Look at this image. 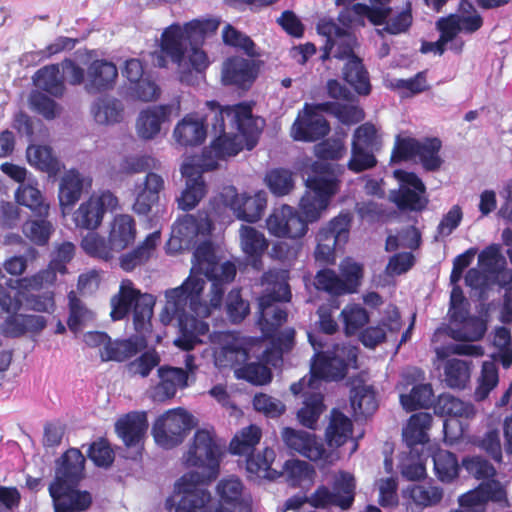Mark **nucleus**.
Instances as JSON below:
<instances>
[{
  "label": "nucleus",
  "instance_id": "4be33fe9",
  "mask_svg": "<svg viewBox=\"0 0 512 512\" xmlns=\"http://www.w3.org/2000/svg\"><path fill=\"white\" fill-rule=\"evenodd\" d=\"M213 230V222L205 210L196 214H185L173 226V234L180 245L196 244L199 237L207 238Z\"/></svg>",
  "mask_w": 512,
  "mask_h": 512
},
{
  "label": "nucleus",
  "instance_id": "338daca9",
  "mask_svg": "<svg viewBox=\"0 0 512 512\" xmlns=\"http://www.w3.org/2000/svg\"><path fill=\"white\" fill-rule=\"evenodd\" d=\"M87 456L95 466L107 469L114 462L115 452L109 441L100 437L89 445Z\"/></svg>",
  "mask_w": 512,
  "mask_h": 512
},
{
  "label": "nucleus",
  "instance_id": "a878e982",
  "mask_svg": "<svg viewBox=\"0 0 512 512\" xmlns=\"http://www.w3.org/2000/svg\"><path fill=\"white\" fill-rule=\"evenodd\" d=\"M186 51L187 47L182 36L181 25L173 23L165 28L161 34L160 53L156 56V65L165 68L167 66L166 58L180 65L184 60Z\"/></svg>",
  "mask_w": 512,
  "mask_h": 512
},
{
  "label": "nucleus",
  "instance_id": "bb28decb",
  "mask_svg": "<svg viewBox=\"0 0 512 512\" xmlns=\"http://www.w3.org/2000/svg\"><path fill=\"white\" fill-rule=\"evenodd\" d=\"M402 327L401 315L396 307L386 312V315L376 326L365 328L360 334L361 343L367 348H375L386 341L387 337H396Z\"/></svg>",
  "mask_w": 512,
  "mask_h": 512
},
{
  "label": "nucleus",
  "instance_id": "8fccbe9b",
  "mask_svg": "<svg viewBox=\"0 0 512 512\" xmlns=\"http://www.w3.org/2000/svg\"><path fill=\"white\" fill-rule=\"evenodd\" d=\"M389 198L402 212H421L428 203L425 192L415 191L404 186L392 190Z\"/></svg>",
  "mask_w": 512,
  "mask_h": 512
},
{
  "label": "nucleus",
  "instance_id": "c9c22d12",
  "mask_svg": "<svg viewBox=\"0 0 512 512\" xmlns=\"http://www.w3.org/2000/svg\"><path fill=\"white\" fill-rule=\"evenodd\" d=\"M86 458L78 448H69L55 460L53 480H83Z\"/></svg>",
  "mask_w": 512,
  "mask_h": 512
},
{
  "label": "nucleus",
  "instance_id": "1a4fd4ad",
  "mask_svg": "<svg viewBox=\"0 0 512 512\" xmlns=\"http://www.w3.org/2000/svg\"><path fill=\"white\" fill-rule=\"evenodd\" d=\"M352 219L350 212H341L318 230L314 250L316 262L335 264L337 248H341L349 239Z\"/></svg>",
  "mask_w": 512,
  "mask_h": 512
},
{
  "label": "nucleus",
  "instance_id": "a211bd4d",
  "mask_svg": "<svg viewBox=\"0 0 512 512\" xmlns=\"http://www.w3.org/2000/svg\"><path fill=\"white\" fill-rule=\"evenodd\" d=\"M224 198L225 204L233 210L237 219L248 223L260 220L267 206L266 193L263 191L254 195L238 194L234 187H229Z\"/></svg>",
  "mask_w": 512,
  "mask_h": 512
},
{
  "label": "nucleus",
  "instance_id": "79ce46f5",
  "mask_svg": "<svg viewBox=\"0 0 512 512\" xmlns=\"http://www.w3.org/2000/svg\"><path fill=\"white\" fill-rule=\"evenodd\" d=\"M461 14L450 13V48L452 47V34L464 32L471 34L479 30L483 24L482 16L471 3L460 4Z\"/></svg>",
  "mask_w": 512,
  "mask_h": 512
},
{
  "label": "nucleus",
  "instance_id": "ddd939ff",
  "mask_svg": "<svg viewBox=\"0 0 512 512\" xmlns=\"http://www.w3.org/2000/svg\"><path fill=\"white\" fill-rule=\"evenodd\" d=\"M192 428V417L182 408L169 410L153 425L155 442L164 449H172L184 441Z\"/></svg>",
  "mask_w": 512,
  "mask_h": 512
},
{
  "label": "nucleus",
  "instance_id": "09e8293b",
  "mask_svg": "<svg viewBox=\"0 0 512 512\" xmlns=\"http://www.w3.org/2000/svg\"><path fill=\"white\" fill-rule=\"evenodd\" d=\"M220 25L217 19H193L181 26L185 42L191 46H201L208 35L214 34Z\"/></svg>",
  "mask_w": 512,
  "mask_h": 512
},
{
  "label": "nucleus",
  "instance_id": "f3484780",
  "mask_svg": "<svg viewBox=\"0 0 512 512\" xmlns=\"http://www.w3.org/2000/svg\"><path fill=\"white\" fill-rule=\"evenodd\" d=\"M290 391L294 395L302 394L304 396L303 406L297 412L300 424L309 429H316L318 420L326 409L324 395L320 391V387L309 389L306 377H303L291 384Z\"/></svg>",
  "mask_w": 512,
  "mask_h": 512
},
{
  "label": "nucleus",
  "instance_id": "cd10ccee",
  "mask_svg": "<svg viewBox=\"0 0 512 512\" xmlns=\"http://www.w3.org/2000/svg\"><path fill=\"white\" fill-rule=\"evenodd\" d=\"M174 110L172 104L156 105L142 110L136 122L138 136L145 140L153 139L160 133L162 125L171 121Z\"/></svg>",
  "mask_w": 512,
  "mask_h": 512
},
{
  "label": "nucleus",
  "instance_id": "69168bd1",
  "mask_svg": "<svg viewBox=\"0 0 512 512\" xmlns=\"http://www.w3.org/2000/svg\"><path fill=\"white\" fill-rule=\"evenodd\" d=\"M81 247L88 255L105 261L113 257L112 252L115 250L110 240L107 241L97 233L87 234L82 239Z\"/></svg>",
  "mask_w": 512,
  "mask_h": 512
},
{
  "label": "nucleus",
  "instance_id": "4d7b16f0",
  "mask_svg": "<svg viewBox=\"0 0 512 512\" xmlns=\"http://www.w3.org/2000/svg\"><path fill=\"white\" fill-rule=\"evenodd\" d=\"M139 351L137 342L131 339L111 341L109 337L108 342L101 351V359L103 361H116L123 362Z\"/></svg>",
  "mask_w": 512,
  "mask_h": 512
},
{
  "label": "nucleus",
  "instance_id": "dca6fc26",
  "mask_svg": "<svg viewBox=\"0 0 512 512\" xmlns=\"http://www.w3.org/2000/svg\"><path fill=\"white\" fill-rule=\"evenodd\" d=\"M453 291L450 293V324L458 323V331L450 329V339L461 337L469 341H480L488 330V310L482 309L479 315H473L466 307L455 309L452 303Z\"/></svg>",
  "mask_w": 512,
  "mask_h": 512
},
{
  "label": "nucleus",
  "instance_id": "13d9d810",
  "mask_svg": "<svg viewBox=\"0 0 512 512\" xmlns=\"http://www.w3.org/2000/svg\"><path fill=\"white\" fill-rule=\"evenodd\" d=\"M431 384L415 385L409 394H401L400 402L406 411L412 412L420 408H428L433 403Z\"/></svg>",
  "mask_w": 512,
  "mask_h": 512
},
{
  "label": "nucleus",
  "instance_id": "603ef678",
  "mask_svg": "<svg viewBox=\"0 0 512 512\" xmlns=\"http://www.w3.org/2000/svg\"><path fill=\"white\" fill-rule=\"evenodd\" d=\"M94 119L99 124H115L123 119L124 106L116 98L102 97L93 105Z\"/></svg>",
  "mask_w": 512,
  "mask_h": 512
},
{
  "label": "nucleus",
  "instance_id": "a18cd8bd",
  "mask_svg": "<svg viewBox=\"0 0 512 512\" xmlns=\"http://www.w3.org/2000/svg\"><path fill=\"white\" fill-rule=\"evenodd\" d=\"M26 156L31 166L50 176H56L61 170L60 161L47 145H29Z\"/></svg>",
  "mask_w": 512,
  "mask_h": 512
},
{
  "label": "nucleus",
  "instance_id": "aec40b11",
  "mask_svg": "<svg viewBox=\"0 0 512 512\" xmlns=\"http://www.w3.org/2000/svg\"><path fill=\"white\" fill-rule=\"evenodd\" d=\"M78 482H51L49 492L54 512H75L87 509L92 497L89 492L77 488Z\"/></svg>",
  "mask_w": 512,
  "mask_h": 512
},
{
  "label": "nucleus",
  "instance_id": "052dcab7",
  "mask_svg": "<svg viewBox=\"0 0 512 512\" xmlns=\"http://www.w3.org/2000/svg\"><path fill=\"white\" fill-rule=\"evenodd\" d=\"M235 376L253 385H266L272 380V371L264 363L250 362L235 369Z\"/></svg>",
  "mask_w": 512,
  "mask_h": 512
},
{
  "label": "nucleus",
  "instance_id": "c756f323",
  "mask_svg": "<svg viewBox=\"0 0 512 512\" xmlns=\"http://www.w3.org/2000/svg\"><path fill=\"white\" fill-rule=\"evenodd\" d=\"M146 412H129L115 423L118 437L127 447H135L143 440L148 429Z\"/></svg>",
  "mask_w": 512,
  "mask_h": 512
},
{
  "label": "nucleus",
  "instance_id": "4468645a",
  "mask_svg": "<svg viewBox=\"0 0 512 512\" xmlns=\"http://www.w3.org/2000/svg\"><path fill=\"white\" fill-rule=\"evenodd\" d=\"M314 222L302 212L300 214L295 208L284 204L272 210L266 219V227L277 238L299 239L306 235L308 224Z\"/></svg>",
  "mask_w": 512,
  "mask_h": 512
},
{
  "label": "nucleus",
  "instance_id": "a19ab883",
  "mask_svg": "<svg viewBox=\"0 0 512 512\" xmlns=\"http://www.w3.org/2000/svg\"><path fill=\"white\" fill-rule=\"evenodd\" d=\"M159 239V232H153L147 235L143 242L135 249L121 255L120 267L126 272H131L136 267L144 265L151 258Z\"/></svg>",
  "mask_w": 512,
  "mask_h": 512
},
{
  "label": "nucleus",
  "instance_id": "f8f14e48",
  "mask_svg": "<svg viewBox=\"0 0 512 512\" xmlns=\"http://www.w3.org/2000/svg\"><path fill=\"white\" fill-rule=\"evenodd\" d=\"M286 446L302 456L317 463L320 470L325 471L339 460V453L327 451L322 442L312 433L286 427L282 431Z\"/></svg>",
  "mask_w": 512,
  "mask_h": 512
},
{
  "label": "nucleus",
  "instance_id": "5701e85b",
  "mask_svg": "<svg viewBox=\"0 0 512 512\" xmlns=\"http://www.w3.org/2000/svg\"><path fill=\"white\" fill-rule=\"evenodd\" d=\"M330 124L321 113H316L304 105L292 126L293 138L297 141L315 142L323 139L330 132Z\"/></svg>",
  "mask_w": 512,
  "mask_h": 512
},
{
  "label": "nucleus",
  "instance_id": "9b49d317",
  "mask_svg": "<svg viewBox=\"0 0 512 512\" xmlns=\"http://www.w3.org/2000/svg\"><path fill=\"white\" fill-rule=\"evenodd\" d=\"M380 141L376 127L369 122L358 126L352 135L351 155L347 162L349 171L358 174L377 166L375 152Z\"/></svg>",
  "mask_w": 512,
  "mask_h": 512
},
{
  "label": "nucleus",
  "instance_id": "bf43d9fd",
  "mask_svg": "<svg viewBox=\"0 0 512 512\" xmlns=\"http://www.w3.org/2000/svg\"><path fill=\"white\" fill-rule=\"evenodd\" d=\"M69 317L68 328L74 334L79 333L87 322L93 319V313L79 299L74 292L69 293Z\"/></svg>",
  "mask_w": 512,
  "mask_h": 512
},
{
  "label": "nucleus",
  "instance_id": "0eeeda50",
  "mask_svg": "<svg viewBox=\"0 0 512 512\" xmlns=\"http://www.w3.org/2000/svg\"><path fill=\"white\" fill-rule=\"evenodd\" d=\"M110 305V317L113 321L123 320L132 311L136 332L143 333L151 329L155 298L135 288L131 280L121 282L118 292L110 300Z\"/></svg>",
  "mask_w": 512,
  "mask_h": 512
},
{
  "label": "nucleus",
  "instance_id": "f03ea898",
  "mask_svg": "<svg viewBox=\"0 0 512 512\" xmlns=\"http://www.w3.org/2000/svg\"><path fill=\"white\" fill-rule=\"evenodd\" d=\"M289 269H269L261 276L265 290L258 298V325L266 339L271 340L274 349L289 352L295 343V330L278 329L286 322L287 312L279 303L289 302L292 293L289 285Z\"/></svg>",
  "mask_w": 512,
  "mask_h": 512
},
{
  "label": "nucleus",
  "instance_id": "c85d7f7f",
  "mask_svg": "<svg viewBox=\"0 0 512 512\" xmlns=\"http://www.w3.org/2000/svg\"><path fill=\"white\" fill-rule=\"evenodd\" d=\"M240 246L248 264L255 270L263 268V256L269 247L265 235L255 227L242 225L239 230Z\"/></svg>",
  "mask_w": 512,
  "mask_h": 512
},
{
  "label": "nucleus",
  "instance_id": "f704fd0d",
  "mask_svg": "<svg viewBox=\"0 0 512 512\" xmlns=\"http://www.w3.org/2000/svg\"><path fill=\"white\" fill-rule=\"evenodd\" d=\"M354 489L353 482H335L332 491L325 487L317 489L310 502L315 507L335 505L347 509L354 501Z\"/></svg>",
  "mask_w": 512,
  "mask_h": 512
},
{
  "label": "nucleus",
  "instance_id": "864d4df0",
  "mask_svg": "<svg viewBox=\"0 0 512 512\" xmlns=\"http://www.w3.org/2000/svg\"><path fill=\"white\" fill-rule=\"evenodd\" d=\"M274 460V451L265 448L262 453L248 454L246 458V471L248 478L252 480L253 477L262 480H273L274 475L271 473V465ZM273 472H275L273 470Z\"/></svg>",
  "mask_w": 512,
  "mask_h": 512
},
{
  "label": "nucleus",
  "instance_id": "473e14b6",
  "mask_svg": "<svg viewBox=\"0 0 512 512\" xmlns=\"http://www.w3.org/2000/svg\"><path fill=\"white\" fill-rule=\"evenodd\" d=\"M92 179L84 177L77 169L66 171L59 183L58 199L63 211L72 208L81 198L84 187H91Z\"/></svg>",
  "mask_w": 512,
  "mask_h": 512
},
{
  "label": "nucleus",
  "instance_id": "39448f33",
  "mask_svg": "<svg viewBox=\"0 0 512 512\" xmlns=\"http://www.w3.org/2000/svg\"><path fill=\"white\" fill-rule=\"evenodd\" d=\"M226 450L214 429H197L187 451L183 454V465L194 472L178 480H217L220 465Z\"/></svg>",
  "mask_w": 512,
  "mask_h": 512
},
{
  "label": "nucleus",
  "instance_id": "49530a36",
  "mask_svg": "<svg viewBox=\"0 0 512 512\" xmlns=\"http://www.w3.org/2000/svg\"><path fill=\"white\" fill-rule=\"evenodd\" d=\"M136 237V223L132 216L121 214L114 218L109 240L115 250H123L132 244Z\"/></svg>",
  "mask_w": 512,
  "mask_h": 512
},
{
  "label": "nucleus",
  "instance_id": "5fc2aeb1",
  "mask_svg": "<svg viewBox=\"0 0 512 512\" xmlns=\"http://www.w3.org/2000/svg\"><path fill=\"white\" fill-rule=\"evenodd\" d=\"M262 436L261 429L251 424L234 435L229 444V451L233 455H248L253 453Z\"/></svg>",
  "mask_w": 512,
  "mask_h": 512
},
{
  "label": "nucleus",
  "instance_id": "6ab92c4d",
  "mask_svg": "<svg viewBox=\"0 0 512 512\" xmlns=\"http://www.w3.org/2000/svg\"><path fill=\"white\" fill-rule=\"evenodd\" d=\"M164 188L163 177L155 172H148L144 181L134 187L133 212L143 217H149L153 214L159 206L160 193Z\"/></svg>",
  "mask_w": 512,
  "mask_h": 512
},
{
  "label": "nucleus",
  "instance_id": "9d476101",
  "mask_svg": "<svg viewBox=\"0 0 512 512\" xmlns=\"http://www.w3.org/2000/svg\"><path fill=\"white\" fill-rule=\"evenodd\" d=\"M441 141L438 138H426L420 141L413 137L398 135L391 153V162L418 159L425 170L434 171L441 165L439 151Z\"/></svg>",
  "mask_w": 512,
  "mask_h": 512
},
{
  "label": "nucleus",
  "instance_id": "7c9ffc66",
  "mask_svg": "<svg viewBox=\"0 0 512 512\" xmlns=\"http://www.w3.org/2000/svg\"><path fill=\"white\" fill-rule=\"evenodd\" d=\"M159 383L154 388V399L166 401L172 399L178 389L188 386V372L183 368L163 365L158 368Z\"/></svg>",
  "mask_w": 512,
  "mask_h": 512
},
{
  "label": "nucleus",
  "instance_id": "37998d69",
  "mask_svg": "<svg viewBox=\"0 0 512 512\" xmlns=\"http://www.w3.org/2000/svg\"><path fill=\"white\" fill-rule=\"evenodd\" d=\"M431 348L435 352L433 366L443 382L448 381V324L442 323L432 335Z\"/></svg>",
  "mask_w": 512,
  "mask_h": 512
},
{
  "label": "nucleus",
  "instance_id": "2eb2a0df",
  "mask_svg": "<svg viewBox=\"0 0 512 512\" xmlns=\"http://www.w3.org/2000/svg\"><path fill=\"white\" fill-rule=\"evenodd\" d=\"M118 204V198L109 190L93 194L80 204L73 214V220L77 227L94 231L101 225L105 214L115 211Z\"/></svg>",
  "mask_w": 512,
  "mask_h": 512
},
{
  "label": "nucleus",
  "instance_id": "e2e57ef3",
  "mask_svg": "<svg viewBox=\"0 0 512 512\" xmlns=\"http://www.w3.org/2000/svg\"><path fill=\"white\" fill-rule=\"evenodd\" d=\"M333 44V58L339 61H348L354 57H359L355 49L359 46L358 39L353 32L343 30L333 40H328Z\"/></svg>",
  "mask_w": 512,
  "mask_h": 512
},
{
  "label": "nucleus",
  "instance_id": "72a5a7b5",
  "mask_svg": "<svg viewBox=\"0 0 512 512\" xmlns=\"http://www.w3.org/2000/svg\"><path fill=\"white\" fill-rule=\"evenodd\" d=\"M208 125H211V121H206V113L201 119L186 115L175 126L173 136L176 142L183 147L198 146L206 139Z\"/></svg>",
  "mask_w": 512,
  "mask_h": 512
},
{
  "label": "nucleus",
  "instance_id": "2f4dec72",
  "mask_svg": "<svg viewBox=\"0 0 512 512\" xmlns=\"http://www.w3.org/2000/svg\"><path fill=\"white\" fill-rule=\"evenodd\" d=\"M9 315L1 324V333L5 337L19 338L27 332L38 334L47 324L44 316L8 313Z\"/></svg>",
  "mask_w": 512,
  "mask_h": 512
},
{
  "label": "nucleus",
  "instance_id": "58836bf2",
  "mask_svg": "<svg viewBox=\"0 0 512 512\" xmlns=\"http://www.w3.org/2000/svg\"><path fill=\"white\" fill-rule=\"evenodd\" d=\"M433 417L427 412L412 414L403 429V440L409 450H418V445L429 442L428 430L431 428Z\"/></svg>",
  "mask_w": 512,
  "mask_h": 512
},
{
  "label": "nucleus",
  "instance_id": "7ed1b4c3",
  "mask_svg": "<svg viewBox=\"0 0 512 512\" xmlns=\"http://www.w3.org/2000/svg\"><path fill=\"white\" fill-rule=\"evenodd\" d=\"M205 282L201 278L188 277L179 287L166 291V302L160 314V320L164 325L177 321L178 336L174 344L184 351L192 350L197 344L202 343L200 336L209 332V325L203 320L187 313L198 314L201 305L200 296Z\"/></svg>",
  "mask_w": 512,
  "mask_h": 512
},
{
  "label": "nucleus",
  "instance_id": "4c0bfd02",
  "mask_svg": "<svg viewBox=\"0 0 512 512\" xmlns=\"http://www.w3.org/2000/svg\"><path fill=\"white\" fill-rule=\"evenodd\" d=\"M343 81L359 96H368L372 91L370 74L361 57L344 62L341 70Z\"/></svg>",
  "mask_w": 512,
  "mask_h": 512
},
{
  "label": "nucleus",
  "instance_id": "680f3d73",
  "mask_svg": "<svg viewBox=\"0 0 512 512\" xmlns=\"http://www.w3.org/2000/svg\"><path fill=\"white\" fill-rule=\"evenodd\" d=\"M495 274H489L485 269H470L465 276V285L474 291V296L479 301H485L488 298V292L494 285L493 277Z\"/></svg>",
  "mask_w": 512,
  "mask_h": 512
},
{
  "label": "nucleus",
  "instance_id": "423d86ee",
  "mask_svg": "<svg viewBox=\"0 0 512 512\" xmlns=\"http://www.w3.org/2000/svg\"><path fill=\"white\" fill-rule=\"evenodd\" d=\"M310 169L312 175L305 181L306 191L299 208L309 220L318 221L339 192L341 181L335 176L333 165L326 160L314 161Z\"/></svg>",
  "mask_w": 512,
  "mask_h": 512
},
{
  "label": "nucleus",
  "instance_id": "3c124183",
  "mask_svg": "<svg viewBox=\"0 0 512 512\" xmlns=\"http://www.w3.org/2000/svg\"><path fill=\"white\" fill-rule=\"evenodd\" d=\"M15 197L20 205L28 207L36 216L47 217L49 204L44 200L41 191L32 184H22L15 192Z\"/></svg>",
  "mask_w": 512,
  "mask_h": 512
},
{
  "label": "nucleus",
  "instance_id": "6e6552de",
  "mask_svg": "<svg viewBox=\"0 0 512 512\" xmlns=\"http://www.w3.org/2000/svg\"><path fill=\"white\" fill-rule=\"evenodd\" d=\"M309 342L316 351L310 374L307 380V387H320L321 380H340L343 379L348 371V361L345 356H350L352 350L346 352L345 347L334 345L332 351H324L321 342H318L312 334L308 335Z\"/></svg>",
  "mask_w": 512,
  "mask_h": 512
},
{
  "label": "nucleus",
  "instance_id": "e433bc0d",
  "mask_svg": "<svg viewBox=\"0 0 512 512\" xmlns=\"http://www.w3.org/2000/svg\"><path fill=\"white\" fill-rule=\"evenodd\" d=\"M182 174L187 178L186 188L178 199V206L183 211L195 208L206 194V184L202 175L191 164L182 166Z\"/></svg>",
  "mask_w": 512,
  "mask_h": 512
},
{
  "label": "nucleus",
  "instance_id": "b1692460",
  "mask_svg": "<svg viewBox=\"0 0 512 512\" xmlns=\"http://www.w3.org/2000/svg\"><path fill=\"white\" fill-rule=\"evenodd\" d=\"M258 72L259 66L255 60L232 56L223 64L222 81L225 85L248 90L256 80Z\"/></svg>",
  "mask_w": 512,
  "mask_h": 512
},
{
  "label": "nucleus",
  "instance_id": "774afa93",
  "mask_svg": "<svg viewBox=\"0 0 512 512\" xmlns=\"http://www.w3.org/2000/svg\"><path fill=\"white\" fill-rule=\"evenodd\" d=\"M267 186L276 196L289 194L294 188L292 172L285 168H275L266 175Z\"/></svg>",
  "mask_w": 512,
  "mask_h": 512
},
{
  "label": "nucleus",
  "instance_id": "c03bdc74",
  "mask_svg": "<svg viewBox=\"0 0 512 512\" xmlns=\"http://www.w3.org/2000/svg\"><path fill=\"white\" fill-rule=\"evenodd\" d=\"M350 402L356 420L367 419L378 408L376 393L370 386L354 387L351 390Z\"/></svg>",
  "mask_w": 512,
  "mask_h": 512
},
{
  "label": "nucleus",
  "instance_id": "0e129e2a",
  "mask_svg": "<svg viewBox=\"0 0 512 512\" xmlns=\"http://www.w3.org/2000/svg\"><path fill=\"white\" fill-rule=\"evenodd\" d=\"M46 218L39 217L38 219L28 220L22 228L24 235L39 246L46 245L53 232V225Z\"/></svg>",
  "mask_w": 512,
  "mask_h": 512
},
{
  "label": "nucleus",
  "instance_id": "de8ad7c7",
  "mask_svg": "<svg viewBox=\"0 0 512 512\" xmlns=\"http://www.w3.org/2000/svg\"><path fill=\"white\" fill-rule=\"evenodd\" d=\"M35 85L53 97L60 98L65 93V85L58 64H50L40 68L34 75Z\"/></svg>",
  "mask_w": 512,
  "mask_h": 512
},
{
  "label": "nucleus",
  "instance_id": "ea45409f",
  "mask_svg": "<svg viewBox=\"0 0 512 512\" xmlns=\"http://www.w3.org/2000/svg\"><path fill=\"white\" fill-rule=\"evenodd\" d=\"M353 433V424L340 410L334 408L330 413V421L325 431L326 441L329 447L338 448L345 444Z\"/></svg>",
  "mask_w": 512,
  "mask_h": 512
},
{
  "label": "nucleus",
  "instance_id": "f257e3e1",
  "mask_svg": "<svg viewBox=\"0 0 512 512\" xmlns=\"http://www.w3.org/2000/svg\"><path fill=\"white\" fill-rule=\"evenodd\" d=\"M206 121H211V127L216 138L209 150L203 151L202 167L206 171L218 167L217 160L235 156L242 150V140L253 138L259 134L257 119L253 116L252 106L241 102L232 106H221L215 100L205 104Z\"/></svg>",
  "mask_w": 512,
  "mask_h": 512
},
{
  "label": "nucleus",
  "instance_id": "6e6d98bb",
  "mask_svg": "<svg viewBox=\"0 0 512 512\" xmlns=\"http://www.w3.org/2000/svg\"><path fill=\"white\" fill-rule=\"evenodd\" d=\"M398 467L405 480H426V468L423 463L422 452L409 450L399 457Z\"/></svg>",
  "mask_w": 512,
  "mask_h": 512
},
{
  "label": "nucleus",
  "instance_id": "393cba45",
  "mask_svg": "<svg viewBox=\"0 0 512 512\" xmlns=\"http://www.w3.org/2000/svg\"><path fill=\"white\" fill-rule=\"evenodd\" d=\"M118 78L117 66L106 59H95L87 67L85 90L96 94L114 88Z\"/></svg>",
  "mask_w": 512,
  "mask_h": 512
},
{
  "label": "nucleus",
  "instance_id": "412c9836",
  "mask_svg": "<svg viewBox=\"0 0 512 512\" xmlns=\"http://www.w3.org/2000/svg\"><path fill=\"white\" fill-rule=\"evenodd\" d=\"M488 501L509 505L502 482H480L478 488L463 494L459 498L460 512H484Z\"/></svg>",
  "mask_w": 512,
  "mask_h": 512
},
{
  "label": "nucleus",
  "instance_id": "20e7f679",
  "mask_svg": "<svg viewBox=\"0 0 512 512\" xmlns=\"http://www.w3.org/2000/svg\"><path fill=\"white\" fill-rule=\"evenodd\" d=\"M210 482H176L173 494L166 501V508L174 512H228L223 504L231 505L241 511L248 503L242 497V482H219L216 489L221 503L210 505L211 495L208 491Z\"/></svg>",
  "mask_w": 512,
  "mask_h": 512
}]
</instances>
